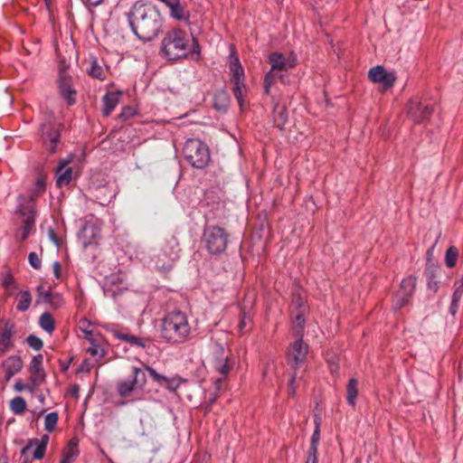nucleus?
<instances>
[{"instance_id":"9","label":"nucleus","mask_w":463,"mask_h":463,"mask_svg":"<svg viewBox=\"0 0 463 463\" xmlns=\"http://www.w3.org/2000/svg\"><path fill=\"white\" fill-rule=\"evenodd\" d=\"M146 384L145 372L139 367H132V373L127 380H122L117 384V391L121 398L130 396L134 392L143 390Z\"/></svg>"},{"instance_id":"57","label":"nucleus","mask_w":463,"mask_h":463,"mask_svg":"<svg viewBox=\"0 0 463 463\" xmlns=\"http://www.w3.org/2000/svg\"><path fill=\"white\" fill-rule=\"evenodd\" d=\"M158 256H160V263L163 264L164 261L166 260V257L163 256V252L161 254H159Z\"/></svg>"},{"instance_id":"31","label":"nucleus","mask_w":463,"mask_h":463,"mask_svg":"<svg viewBox=\"0 0 463 463\" xmlns=\"http://www.w3.org/2000/svg\"><path fill=\"white\" fill-rule=\"evenodd\" d=\"M273 119L274 124L279 129H283L288 121V113L284 106L275 104L273 108Z\"/></svg>"},{"instance_id":"40","label":"nucleus","mask_w":463,"mask_h":463,"mask_svg":"<svg viewBox=\"0 0 463 463\" xmlns=\"http://www.w3.org/2000/svg\"><path fill=\"white\" fill-rule=\"evenodd\" d=\"M314 422H315V430H314L312 437H311L309 448H318V444H319V440H320V425H321L320 418L318 416H316Z\"/></svg>"},{"instance_id":"36","label":"nucleus","mask_w":463,"mask_h":463,"mask_svg":"<svg viewBox=\"0 0 463 463\" xmlns=\"http://www.w3.org/2000/svg\"><path fill=\"white\" fill-rule=\"evenodd\" d=\"M40 326L47 333H52L54 330V319L50 312H44L39 318Z\"/></svg>"},{"instance_id":"44","label":"nucleus","mask_w":463,"mask_h":463,"mask_svg":"<svg viewBox=\"0 0 463 463\" xmlns=\"http://www.w3.org/2000/svg\"><path fill=\"white\" fill-rule=\"evenodd\" d=\"M454 287L455 289L451 300H454L455 302H459L463 296V287L457 284H454Z\"/></svg>"},{"instance_id":"62","label":"nucleus","mask_w":463,"mask_h":463,"mask_svg":"<svg viewBox=\"0 0 463 463\" xmlns=\"http://www.w3.org/2000/svg\"><path fill=\"white\" fill-rule=\"evenodd\" d=\"M73 392L77 393L78 392V388L76 387L75 390H73Z\"/></svg>"},{"instance_id":"32","label":"nucleus","mask_w":463,"mask_h":463,"mask_svg":"<svg viewBox=\"0 0 463 463\" xmlns=\"http://www.w3.org/2000/svg\"><path fill=\"white\" fill-rule=\"evenodd\" d=\"M229 96L225 91H218L213 97V107L219 112H225L229 107Z\"/></svg>"},{"instance_id":"43","label":"nucleus","mask_w":463,"mask_h":463,"mask_svg":"<svg viewBox=\"0 0 463 463\" xmlns=\"http://www.w3.org/2000/svg\"><path fill=\"white\" fill-rule=\"evenodd\" d=\"M28 260L30 265L35 269H39L42 267V260L36 252L29 253Z\"/></svg>"},{"instance_id":"46","label":"nucleus","mask_w":463,"mask_h":463,"mask_svg":"<svg viewBox=\"0 0 463 463\" xmlns=\"http://www.w3.org/2000/svg\"><path fill=\"white\" fill-rule=\"evenodd\" d=\"M317 451L318 448H309L307 461L317 463Z\"/></svg>"},{"instance_id":"22","label":"nucleus","mask_w":463,"mask_h":463,"mask_svg":"<svg viewBox=\"0 0 463 463\" xmlns=\"http://www.w3.org/2000/svg\"><path fill=\"white\" fill-rule=\"evenodd\" d=\"M2 368L5 373V378L9 381L23 368V360L19 355H10L2 363Z\"/></svg>"},{"instance_id":"37","label":"nucleus","mask_w":463,"mask_h":463,"mask_svg":"<svg viewBox=\"0 0 463 463\" xmlns=\"http://www.w3.org/2000/svg\"><path fill=\"white\" fill-rule=\"evenodd\" d=\"M31 303H32V295H31L30 291H28V290L21 291L19 294L16 309L20 312H24L30 307Z\"/></svg>"},{"instance_id":"41","label":"nucleus","mask_w":463,"mask_h":463,"mask_svg":"<svg viewBox=\"0 0 463 463\" xmlns=\"http://www.w3.org/2000/svg\"><path fill=\"white\" fill-rule=\"evenodd\" d=\"M458 256V250L453 246L449 247L447 250L445 256L446 266L448 268H453L457 263Z\"/></svg>"},{"instance_id":"4","label":"nucleus","mask_w":463,"mask_h":463,"mask_svg":"<svg viewBox=\"0 0 463 463\" xmlns=\"http://www.w3.org/2000/svg\"><path fill=\"white\" fill-rule=\"evenodd\" d=\"M192 335V326L184 312L173 310L161 319L160 335L170 345H178L187 342Z\"/></svg>"},{"instance_id":"51","label":"nucleus","mask_w":463,"mask_h":463,"mask_svg":"<svg viewBox=\"0 0 463 463\" xmlns=\"http://www.w3.org/2000/svg\"><path fill=\"white\" fill-rule=\"evenodd\" d=\"M103 0H85V3L89 4L90 5L96 6L101 4Z\"/></svg>"},{"instance_id":"28","label":"nucleus","mask_w":463,"mask_h":463,"mask_svg":"<svg viewBox=\"0 0 463 463\" xmlns=\"http://www.w3.org/2000/svg\"><path fill=\"white\" fill-rule=\"evenodd\" d=\"M162 2L169 8L172 17L180 21L188 20L189 14L182 7L180 0H162Z\"/></svg>"},{"instance_id":"16","label":"nucleus","mask_w":463,"mask_h":463,"mask_svg":"<svg viewBox=\"0 0 463 463\" xmlns=\"http://www.w3.org/2000/svg\"><path fill=\"white\" fill-rule=\"evenodd\" d=\"M15 335V324L10 319L3 321V326L0 328V357L14 349Z\"/></svg>"},{"instance_id":"8","label":"nucleus","mask_w":463,"mask_h":463,"mask_svg":"<svg viewBox=\"0 0 463 463\" xmlns=\"http://www.w3.org/2000/svg\"><path fill=\"white\" fill-rule=\"evenodd\" d=\"M184 155L186 161L196 168H203L210 161L208 146L196 138H191L185 142Z\"/></svg>"},{"instance_id":"48","label":"nucleus","mask_w":463,"mask_h":463,"mask_svg":"<svg viewBox=\"0 0 463 463\" xmlns=\"http://www.w3.org/2000/svg\"><path fill=\"white\" fill-rule=\"evenodd\" d=\"M428 287L430 289L436 292L439 288V281L436 280L433 277H431L428 279Z\"/></svg>"},{"instance_id":"23","label":"nucleus","mask_w":463,"mask_h":463,"mask_svg":"<svg viewBox=\"0 0 463 463\" xmlns=\"http://www.w3.org/2000/svg\"><path fill=\"white\" fill-rule=\"evenodd\" d=\"M43 361V356L42 354H37L33 357L30 364L31 381L35 385L41 384L45 379Z\"/></svg>"},{"instance_id":"13","label":"nucleus","mask_w":463,"mask_h":463,"mask_svg":"<svg viewBox=\"0 0 463 463\" xmlns=\"http://www.w3.org/2000/svg\"><path fill=\"white\" fill-rule=\"evenodd\" d=\"M78 239L81 247L86 250L90 246H97L100 239V224L99 220L86 221L82 229L78 233Z\"/></svg>"},{"instance_id":"10","label":"nucleus","mask_w":463,"mask_h":463,"mask_svg":"<svg viewBox=\"0 0 463 463\" xmlns=\"http://www.w3.org/2000/svg\"><path fill=\"white\" fill-rule=\"evenodd\" d=\"M38 135L43 147L50 153L57 152L58 145L61 141V132L59 127L53 120H48L42 123L39 127Z\"/></svg>"},{"instance_id":"12","label":"nucleus","mask_w":463,"mask_h":463,"mask_svg":"<svg viewBox=\"0 0 463 463\" xmlns=\"http://www.w3.org/2000/svg\"><path fill=\"white\" fill-rule=\"evenodd\" d=\"M297 337L289 345L286 353L287 363L294 371H297L306 362L308 353V345L304 343L303 337Z\"/></svg>"},{"instance_id":"60","label":"nucleus","mask_w":463,"mask_h":463,"mask_svg":"<svg viewBox=\"0 0 463 463\" xmlns=\"http://www.w3.org/2000/svg\"><path fill=\"white\" fill-rule=\"evenodd\" d=\"M49 297H50V293H49V292H47V293L44 295V298H49Z\"/></svg>"},{"instance_id":"1","label":"nucleus","mask_w":463,"mask_h":463,"mask_svg":"<svg viewBox=\"0 0 463 463\" xmlns=\"http://www.w3.org/2000/svg\"><path fill=\"white\" fill-rule=\"evenodd\" d=\"M131 31L143 41L155 39L162 28V16L151 3L137 1L127 14Z\"/></svg>"},{"instance_id":"21","label":"nucleus","mask_w":463,"mask_h":463,"mask_svg":"<svg viewBox=\"0 0 463 463\" xmlns=\"http://www.w3.org/2000/svg\"><path fill=\"white\" fill-rule=\"evenodd\" d=\"M228 60L229 70L231 72V81L232 82L245 80L244 69L233 45L230 46Z\"/></svg>"},{"instance_id":"5","label":"nucleus","mask_w":463,"mask_h":463,"mask_svg":"<svg viewBox=\"0 0 463 463\" xmlns=\"http://www.w3.org/2000/svg\"><path fill=\"white\" fill-rule=\"evenodd\" d=\"M210 365L219 376L213 381L216 392L222 388L223 382L228 378L234 366V361L231 357V352L219 343H213L211 346L209 360Z\"/></svg>"},{"instance_id":"50","label":"nucleus","mask_w":463,"mask_h":463,"mask_svg":"<svg viewBox=\"0 0 463 463\" xmlns=\"http://www.w3.org/2000/svg\"><path fill=\"white\" fill-rule=\"evenodd\" d=\"M49 237L51 239V241L56 245V246H59V241L54 233L53 231H50L49 232Z\"/></svg>"},{"instance_id":"29","label":"nucleus","mask_w":463,"mask_h":463,"mask_svg":"<svg viewBox=\"0 0 463 463\" xmlns=\"http://www.w3.org/2000/svg\"><path fill=\"white\" fill-rule=\"evenodd\" d=\"M291 308L293 313L302 312L308 313L309 307L307 305V298L300 291H296L292 294Z\"/></svg>"},{"instance_id":"55","label":"nucleus","mask_w":463,"mask_h":463,"mask_svg":"<svg viewBox=\"0 0 463 463\" xmlns=\"http://www.w3.org/2000/svg\"><path fill=\"white\" fill-rule=\"evenodd\" d=\"M246 323H245V317L241 318V320L240 321V324H239V327H240V330L242 331L244 326H245Z\"/></svg>"},{"instance_id":"18","label":"nucleus","mask_w":463,"mask_h":463,"mask_svg":"<svg viewBox=\"0 0 463 463\" xmlns=\"http://www.w3.org/2000/svg\"><path fill=\"white\" fill-rule=\"evenodd\" d=\"M146 370L148 372L149 375L153 379L155 383L158 385L167 389L169 392H175L183 383L181 377L175 375L172 377H167L163 374L157 373L153 367L146 366Z\"/></svg>"},{"instance_id":"42","label":"nucleus","mask_w":463,"mask_h":463,"mask_svg":"<svg viewBox=\"0 0 463 463\" xmlns=\"http://www.w3.org/2000/svg\"><path fill=\"white\" fill-rule=\"evenodd\" d=\"M26 343L35 351H39L43 346L42 339L34 335H30L26 338Z\"/></svg>"},{"instance_id":"26","label":"nucleus","mask_w":463,"mask_h":463,"mask_svg":"<svg viewBox=\"0 0 463 463\" xmlns=\"http://www.w3.org/2000/svg\"><path fill=\"white\" fill-rule=\"evenodd\" d=\"M120 92L109 91L107 92L102 98V114L104 117H109L111 112L116 109L119 103Z\"/></svg>"},{"instance_id":"47","label":"nucleus","mask_w":463,"mask_h":463,"mask_svg":"<svg viewBox=\"0 0 463 463\" xmlns=\"http://www.w3.org/2000/svg\"><path fill=\"white\" fill-rule=\"evenodd\" d=\"M14 283V277L10 273H6L3 277L2 285L4 288H8Z\"/></svg>"},{"instance_id":"6","label":"nucleus","mask_w":463,"mask_h":463,"mask_svg":"<svg viewBox=\"0 0 463 463\" xmlns=\"http://www.w3.org/2000/svg\"><path fill=\"white\" fill-rule=\"evenodd\" d=\"M269 62L270 63V70L265 74L263 88L264 93L269 95L270 89L278 79L283 81V74L280 71H288L297 65V59L294 55L288 58L281 52H272L269 55Z\"/></svg>"},{"instance_id":"35","label":"nucleus","mask_w":463,"mask_h":463,"mask_svg":"<svg viewBox=\"0 0 463 463\" xmlns=\"http://www.w3.org/2000/svg\"><path fill=\"white\" fill-rule=\"evenodd\" d=\"M307 313L295 312L294 332L297 336L303 337V332L306 325V316Z\"/></svg>"},{"instance_id":"20","label":"nucleus","mask_w":463,"mask_h":463,"mask_svg":"<svg viewBox=\"0 0 463 463\" xmlns=\"http://www.w3.org/2000/svg\"><path fill=\"white\" fill-rule=\"evenodd\" d=\"M408 113L416 123H420L430 118L432 109L416 99L410 100L408 104Z\"/></svg>"},{"instance_id":"54","label":"nucleus","mask_w":463,"mask_h":463,"mask_svg":"<svg viewBox=\"0 0 463 463\" xmlns=\"http://www.w3.org/2000/svg\"><path fill=\"white\" fill-rule=\"evenodd\" d=\"M110 291H112V295H111V296H112L113 298H116V296H117L118 294H120V293L122 292V290H121V289H119V290H118V291H117V290H112V289H109H109H106V292H107V293H109V292H110Z\"/></svg>"},{"instance_id":"49","label":"nucleus","mask_w":463,"mask_h":463,"mask_svg":"<svg viewBox=\"0 0 463 463\" xmlns=\"http://www.w3.org/2000/svg\"><path fill=\"white\" fill-rule=\"evenodd\" d=\"M458 303L459 302H455L454 300H451V304H450V307H449V313L454 316L457 311H458Z\"/></svg>"},{"instance_id":"24","label":"nucleus","mask_w":463,"mask_h":463,"mask_svg":"<svg viewBox=\"0 0 463 463\" xmlns=\"http://www.w3.org/2000/svg\"><path fill=\"white\" fill-rule=\"evenodd\" d=\"M59 88L61 95L67 100L69 105L75 103L76 91L72 88L71 79L70 76L61 73L59 79Z\"/></svg>"},{"instance_id":"58","label":"nucleus","mask_w":463,"mask_h":463,"mask_svg":"<svg viewBox=\"0 0 463 463\" xmlns=\"http://www.w3.org/2000/svg\"><path fill=\"white\" fill-rule=\"evenodd\" d=\"M69 368V364H63L61 365V370L66 371Z\"/></svg>"},{"instance_id":"11","label":"nucleus","mask_w":463,"mask_h":463,"mask_svg":"<svg viewBox=\"0 0 463 463\" xmlns=\"http://www.w3.org/2000/svg\"><path fill=\"white\" fill-rule=\"evenodd\" d=\"M162 251L163 256L166 257L164 263H160V256H156L153 259V262L155 263V268L156 269L162 272H167L173 268L175 261L179 259L180 247L177 239L171 236L166 241Z\"/></svg>"},{"instance_id":"63","label":"nucleus","mask_w":463,"mask_h":463,"mask_svg":"<svg viewBox=\"0 0 463 463\" xmlns=\"http://www.w3.org/2000/svg\"><path fill=\"white\" fill-rule=\"evenodd\" d=\"M0 321H1V322H3L4 320H1V319H0Z\"/></svg>"},{"instance_id":"2","label":"nucleus","mask_w":463,"mask_h":463,"mask_svg":"<svg viewBox=\"0 0 463 463\" xmlns=\"http://www.w3.org/2000/svg\"><path fill=\"white\" fill-rule=\"evenodd\" d=\"M45 192V181L43 178H38L28 194H20L17 197V206L15 215L17 217L14 236L17 241H24L31 234L37 215L35 201Z\"/></svg>"},{"instance_id":"15","label":"nucleus","mask_w":463,"mask_h":463,"mask_svg":"<svg viewBox=\"0 0 463 463\" xmlns=\"http://www.w3.org/2000/svg\"><path fill=\"white\" fill-rule=\"evenodd\" d=\"M107 330L109 331L117 339L128 343L132 347L141 348L146 353L149 352L151 345L153 344V340L150 337H140L129 333L120 332L114 325L108 326Z\"/></svg>"},{"instance_id":"7","label":"nucleus","mask_w":463,"mask_h":463,"mask_svg":"<svg viewBox=\"0 0 463 463\" xmlns=\"http://www.w3.org/2000/svg\"><path fill=\"white\" fill-rule=\"evenodd\" d=\"M229 234L226 231L216 225H205L202 241L206 250L213 255L223 252L228 245Z\"/></svg>"},{"instance_id":"45","label":"nucleus","mask_w":463,"mask_h":463,"mask_svg":"<svg viewBox=\"0 0 463 463\" xmlns=\"http://www.w3.org/2000/svg\"><path fill=\"white\" fill-rule=\"evenodd\" d=\"M296 377H297V371H294V373H292L291 378L289 380V383H288V392H289V395L292 397L295 396L296 390H297V387L295 385Z\"/></svg>"},{"instance_id":"59","label":"nucleus","mask_w":463,"mask_h":463,"mask_svg":"<svg viewBox=\"0 0 463 463\" xmlns=\"http://www.w3.org/2000/svg\"><path fill=\"white\" fill-rule=\"evenodd\" d=\"M109 282L113 283L114 282L113 279L112 278L111 279H108L106 283H109Z\"/></svg>"},{"instance_id":"53","label":"nucleus","mask_w":463,"mask_h":463,"mask_svg":"<svg viewBox=\"0 0 463 463\" xmlns=\"http://www.w3.org/2000/svg\"><path fill=\"white\" fill-rule=\"evenodd\" d=\"M53 269H54V273H55V276L56 277H59V269H60V263L59 262H54L53 264Z\"/></svg>"},{"instance_id":"3","label":"nucleus","mask_w":463,"mask_h":463,"mask_svg":"<svg viewBox=\"0 0 463 463\" xmlns=\"http://www.w3.org/2000/svg\"><path fill=\"white\" fill-rule=\"evenodd\" d=\"M191 39L185 31L175 29L165 33L161 42V52L168 61L189 57L193 61L201 59V47L196 39Z\"/></svg>"},{"instance_id":"38","label":"nucleus","mask_w":463,"mask_h":463,"mask_svg":"<svg viewBox=\"0 0 463 463\" xmlns=\"http://www.w3.org/2000/svg\"><path fill=\"white\" fill-rule=\"evenodd\" d=\"M10 409L14 414H22L26 409V402L21 396H16L10 402Z\"/></svg>"},{"instance_id":"52","label":"nucleus","mask_w":463,"mask_h":463,"mask_svg":"<svg viewBox=\"0 0 463 463\" xmlns=\"http://www.w3.org/2000/svg\"><path fill=\"white\" fill-rule=\"evenodd\" d=\"M88 353H90L92 356H95L98 354V347L97 346H91L88 349Z\"/></svg>"},{"instance_id":"14","label":"nucleus","mask_w":463,"mask_h":463,"mask_svg":"<svg viewBox=\"0 0 463 463\" xmlns=\"http://www.w3.org/2000/svg\"><path fill=\"white\" fill-rule=\"evenodd\" d=\"M416 288V278L409 276L401 282L400 288L392 299V307L395 310L406 306L411 299Z\"/></svg>"},{"instance_id":"34","label":"nucleus","mask_w":463,"mask_h":463,"mask_svg":"<svg viewBox=\"0 0 463 463\" xmlns=\"http://www.w3.org/2000/svg\"><path fill=\"white\" fill-rule=\"evenodd\" d=\"M89 74L99 80H104L106 79V71L98 63L97 58L95 57L91 58Z\"/></svg>"},{"instance_id":"39","label":"nucleus","mask_w":463,"mask_h":463,"mask_svg":"<svg viewBox=\"0 0 463 463\" xmlns=\"http://www.w3.org/2000/svg\"><path fill=\"white\" fill-rule=\"evenodd\" d=\"M58 420H59L58 412L52 411V412L48 413L44 419V429L48 432H52L56 429Z\"/></svg>"},{"instance_id":"27","label":"nucleus","mask_w":463,"mask_h":463,"mask_svg":"<svg viewBox=\"0 0 463 463\" xmlns=\"http://www.w3.org/2000/svg\"><path fill=\"white\" fill-rule=\"evenodd\" d=\"M80 454L79 441L72 438L69 440L67 446L62 451V457L60 463H73Z\"/></svg>"},{"instance_id":"19","label":"nucleus","mask_w":463,"mask_h":463,"mask_svg":"<svg viewBox=\"0 0 463 463\" xmlns=\"http://www.w3.org/2000/svg\"><path fill=\"white\" fill-rule=\"evenodd\" d=\"M49 442V435H43L40 439H31L28 443L21 450L22 455H26L32 451L33 459H42L46 451V448Z\"/></svg>"},{"instance_id":"33","label":"nucleus","mask_w":463,"mask_h":463,"mask_svg":"<svg viewBox=\"0 0 463 463\" xmlns=\"http://www.w3.org/2000/svg\"><path fill=\"white\" fill-rule=\"evenodd\" d=\"M357 384H358L357 381L355 379L352 378L348 381L347 387H346V392H347L346 401H347V403L352 407H354L356 402V398H357V394H358Z\"/></svg>"},{"instance_id":"17","label":"nucleus","mask_w":463,"mask_h":463,"mask_svg":"<svg viewBox=\"0 0 463 463\" xmlns=\"http://www.w3.org/2000/svg\"><path fill=\"white\" fill-rule=\"evenodd\" d=\"M368 78L374 83H379L384 90L391 89L396 81V74L393 71H388L382 65H376L368 71Z\"/></svg>"},{"instance_id":"61","label":"nucleus","mask_w":463,"mask_h":463,"mask_svg":"<svg viewBox=\"0 0 463 463\" xmlns=\"http://www.w3.org/2000/svg\"><path fill=\"white\" fill-rule=\"evenodd\" d=\"M100 453L104 456L106 455L103 449H100Z\"/></svg>"},{"instance_id":"56","label":"nucleus","mask_w":463,"mask_h":463,"mask_svg":"<svg viewBox=\"0 0 463 463\" xmlns=\"http://www.w3.org/2000/svg\"><path fill=\"white\" fill-rule=\"evenodd\" d=\"M15 390L22 391L23 390V385L20 383H15Z\"/></svg>"},{"instance_id":"25","label":"nucleus","mask_w":463,"mask_h":463,"mask_svg":"<svg viewBox=\"0 0 463 463\" xmlns=\"http://www.w3.org/2000/svg\"><path fill=\"white\" fill-rule=\"evenodd\" d=\"M71 159L61 160L56 170V184L59 187L68 185L72 178V169L67 165L71 163Z\"/></svg>"},{"instance_id":"30","label":"nucleus","mask_w":463,"mask_h":463,"mask_svg":"<svg viewBox=\"0 0 463 463\" xmlns=\"http://www.w3.org/2000/svg\"><path fill=\"white\" fill-rule=\"evenodd\" d=\"M232 83L233 84L232 90H233L234 97H235L240 108L242 109L245 104V98H246V92H247L245 80L232 81Z\"/></svg>"}]
</instances>
